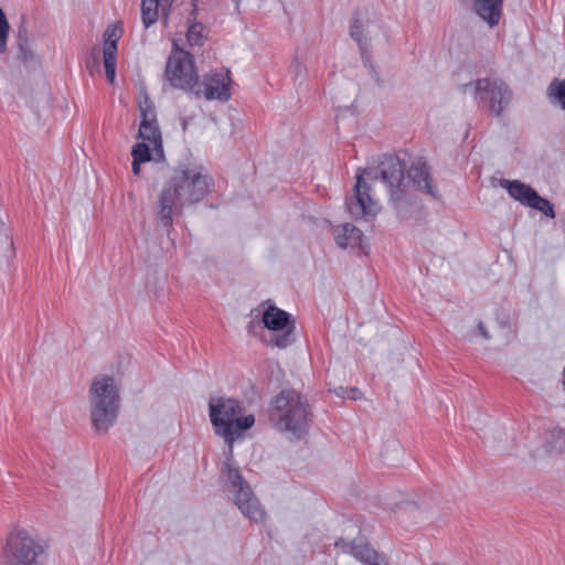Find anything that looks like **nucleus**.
Masks as SVG:
<instances>
[{"instance_id":"obj_16","label":"nucleus","mask_w":565,"mask_h":565,"mask_svg":"<svg viewBox=\"0 0 565 565\" xmlns=\"http://www.w3.org/2000/svg\"><path fill=\"white\" fill-rule=\"evenodd\" d=\"M335 243L341 248L359 247L363 253L365 252L364 235L360 228L351 223H344L338 226L334 236Z\"/></svg>"},{"instance_id":"obj_14","label":"nucleus","mask_w":565,"mask_h":565,"mask_svg":"<svg viewBox=\"0 0 565 565\" xmlns=\"http://www.w3.org/2000/svg\"><path fill=\"white\" fill-rule=\"evenodd\" d=\"M139 110L141 120L137 137L149 142L162 138L153 103L148 96L139 102Z\"/></svg>"},{"instance_id":"obj_33","label":"nucleus","mask_w":565,"mask_h":565,"mask_svg":"<svg viewBox=\"0 0 565 565\" xmlns=\"http://www.w3.org/2000/svg\"><path fill=\"white\" fill-rule=\"evenodd\" d=\"M142 162L141 161H135V159H132V172L135 175H138L140 173V164Z\"/></svg>"},{"instance_id":"obj_21","label":"nucleus","mask_w":565,"mask_h":565,"mask_svg":"<svg viewBox=\"0 0 565 565\" xmlns=\"http://www.w3.org/2000/svg\"><path fill=\"white\" fill-rule=\"evenodd\" d=\"M547 96L552 104L565 111V79L554 78L547 87Z\"/></svg>"},{"instance_id":"obj_29","label":"nucleus","mask_w":565,"mask_h":565,"mask_svg":"<svg viewBox=\"0 0 565 565\" xmlns=\"http://www.w3.org/2000/svg\"><path fill=\"white\" fill-rule=\"evenodd\" d=\"M17 44H18L19 52H20V58L23 62H26L33 57V53L29 46V40L25 41V44H23V45H21V42H17Z\"/></svg>"},{"instance_id":"obj_17","label":"nucleus","mask_w":565,"mask_h":565,"mask_svg":"<svg viewBox=\"0 0 565 565\" xmlns=\"http://www.w3.org/2000/svg\"><path fill=\"white\" fill-rule=\"evenodd\" d=\"M501 186L504 188L509 195L512 196L515 201H519L522 205L529 206L532 204L536 190L531 188L519 180H501Z\"/></svg>"},{"instance_id":"obj_22","label":"nucleus","mask_w":565,"mask_h":565,"mask_svg":"<svg viewBox=\"0 0 565 565\" xmlns=\"http://www.w3.org/2000/svg\"><path fill=\"white\" fill-rule=\"evenodd\" d=\"M529 207L542 212L547 217H555L554 205L552 202L545 198H542L537 192L535 193L532 204L529 205Z\"/></svg>"},{"instance_id":"obj_28","label":"nucleus","mask_w":565,"mask_h":565,"mask_svg":"<svg viewBox=\"0 0 565 565\" xmlns=\"http://www.w3.org/2000/svg\"><path fill=\"white\" fill-rule=\"evenodd\" d=\"M28 29H26V20L25 17H21L20 24L17 31V42H21V45L25 44L28 41Z\"/></svg>"},{"instance_id":"obj_8","label":"nucleus","mask_w":565,"mask_h":565,"mask_svg":"<svg viewBox=\"0 0 565 565\" xmlns=\"http://www.w3.org/2000/svg\"><path fill=\"white\" fill-rule=\"evenodd\" d=\"M473 86L475 99L482 109L495 117L501 116L513 98V90L500 77H482L467 84Z\"/></svg>"},{"instance_id":"obj_36","label":"nucleus","mask_w":565,"mask_h":565,"mask_svg":"<svg viewBox=\"0 0 565 565\" xmlns=\"http://www.w3.org/2000/svg\"><path fill=\"white\" fill-rule=\"evenodd\" d=\"M233 1H234V2H235V4H236V9L238 10V9H239V2H241V0H233Z\"/></svg>"},{"instance_id":"obj_27","label":"nucleus","mask_w":565,"mask_h":565,"mask_svg":"<svg viewBox=\"0 0 565 565\" xmlns=\"http://www.w3.org/2000/svg\"><path fill=\"white\" fill-rule=\"evenodd\" d=\"M116 62L117 60L104 58L106 78L109 83H114L116 77Z\"/></svg>"},{"instance_id":"obj_6","label":"nucleus","mask_w":565,"mask_h":565,"mask_svg":"<svg viewBox=\"0 0 565 565\" xmlns=\"http://www.w3.org/2000/svg\"><path fill=\"white\" fill-rule=\"evenodd\" d=\"M46 544L25 530H17L7 537L0 565H43Z\"/></svg>"},{"instance_id":"obj_23","label":"nucleus","mask_w":565,"mask_h":565,"mask_svg":"<svg viewBox=\"0 0 565 565\" xmlns=\"http://www.w3.org/2000/svg\"><path fill=\"white\" fill-rule=\"evenodd\" d=\"M135 161L149 162L152 159L150 147L146 142H137L131 150Z\"/></svg>"},{"instance_id":"obj_3","label":"nucleus","mask_w":565,"mask_h":565,"mask_svg":"<svg viewBox=\"0 0 565 565\" xmlns=\"http://www.w3.org/2000/svg\"><path fill=\"white\" fill-rule=\"evenodd\" d=\"M209 417L215 435L223 438L231 456L234 443L255 424V416L245 415L242 403L228 396L210 398Z\"/></svg>"},{"instance_id":"obj_1","label":"nucleus","mask_w":565,"mask_h":565,"mask_svg":"<svg viewBox=\"0 0 565 565\" xmlns=\"http://www.w3.org/2000/svg\"><path fill=\"white\" fill-rule=\"evenodd\" d=\"M406 164L397 156L384 154L376 169H359L356 182L353 189L354 194L347 200V207L355 218L375 216L380 205L371 195V185L365 181L364 175L371 179L381 178L387 188L390 202L399 216L415 203L414 194L405 180Z\"/></svg>"},{"instance_id":"obj_10","label":"nucleus","mask_w":565,"mask_h":565,"mask_svg":"<svg viewBox=\"0 0 565 565\" xmlns=\"http://www.w3.org/2000/svg\"><path fill=\"white\" fill-rule=\"evenodd\" d=\"M262 322L264 327L270 331H282L281 334L270 335L267 344L277 347L279 349H286L294 341V331L296 328L295 318L287 311L269 305L263 312Z\"/></svg>"},{"instance_id":"obj_12","label":"nucleus","mask_w":565,"mask_h":565,"mask_svg":"<svg viewBox=\"0 0 565 565\" xmlns=\"http://www.w3.org/2000/svg\"><path fill=\"white\" fill-rule=\"evenodd\" d=\"M334 547L342 553L351 555L362 565H390L385 554L376 551L369 541L338 539Z\"/></svg>"},{"instance_id":"obj_31","label":"nucleus","mask_w":565,"mask_h":565,"mask_svg":"<svg viewBox=\"0 0 565 565\" xmlns=\"http://www.w3.org/2000/svg\"><path fill=\"white\" fill-rule=\"evenodd\" d=\"M116 35H121V30L114 25V26H108L105 31V40H114L116 39Z\"/></svg>"},{"instance_id":"obj_26","label":"nucleus","mask_w":565,"mask_h":565,"mask_svg":"<svg viewBox=\"0 0 565 565\" xmlns=\"http://www.w3.org/2000/svg\"><path fill=\"white\" fill-rule=\"evenodd\" d=\"M333 393L339 397L350 398V399H358L359 396L361 395V392L358 388H355V387L348 388V387H343V386L334 387Z\"/></svg>"},{"instance_id":"obj_34","label":"nucleus","mask_w":565,"mask_h":565,"mask_svg":"<svg viewBox=\"0 0 565 565\" xmlns=\"http://www.w3.org/2000/svg\"><path fill=\"white\" fill-rule=\"evenodd\" d=\"M173 0H161L162 11H164V6L170 8L172 6Z\"/></svg>"},{"instance_id":"obj_25","label":"nucleus","mask_w":565,"mask_h":565,"mask_svg":"<svg viewBox=\"0 0 565 565\" xmlns=\"http://www.w3.org/2000/svg\"><path fill=\"white\" fill-rule=\"evenodd\" d=\"M118 41H119V35H116V39H114V40H105L104 47H103L104 58L116 60Z\"/></svg>"},{"instance_id":"obj_30","label":"nucleus","mask_w":565,"mask_h":565,"mask_svg":"<svg viewBox=\"0 0 565 565\" xmlns=\"http://www.w3.org/2000/svg\"><path fill=\"white\" fill-rule=\"evenodd\" d=\"M153 146V151L156 154V160L161 161L164 159V151H163V145H162V138H158L157 140L151 142Z\"/></svg>"},{"instance_id":"obj_15","label":"nucleus","mask_w":565,"mask_h":565,"mask_svg":"<svg viewBox=\"0 0 565 565\" xmlns=\"http://www.w3.org/2000/svg\"><path fill=\"white\" fill-rule=\"evenodd\" d=\"M475 13L489 26L499 24L503 12V0H472Z\"/></svg>"},{"instance_id":"obj_11","label":"nucleus","mask_w":565,"mask_h":565,"mask_svg":"<svg viewBox=\"0 0 565 565\" xmlns=\"http://www.w3.org/2000/svg\"><path fill=\"white\" fill-rule=\"evenodd\" d=\"M228 71L211 72L204 75L203 81L198 78V89L191 92L196 97L203 96L206 100L227 102L231 98Z\"/></svg>"},{"instance_id":"obj_32","label":"nucleus","mask_w":565,"mask_h":565,"mask_svg":"<svg viewBox=\"0 0 565 565\" xmlns=\"http://www.w3.org/2000/svg\"><path fill=\"white\" fill-rule=\"evenodd\" d=\"M478 331H479V334L486 339V340H489L490 339V334L487 330V328L484 327L483 322L482 321H479L478 322Z\"/></svg>"},{"instance_id":"obj_5","label":"nucleus","mask_w":565,"mask_h":565,"mask_svg":"<svg viewBox=\"0 0 565 565\" xmlns=\"http://www.w3.org/2000/svg\"><path fill=\"white\" fill-rule=\"evenodd\" d=\"M90 423L97 434H106L118 418L120 408L119 388L110 375L96 376L89 387Z\"/></svg>"},{"instance_id":"obj_13","label":"nucleus","mask_w":565,"mask_h":565,"mask_svg":"<svg viewBox=\"0 0 565 565\" xmlns=\"http://www.w3.org/2000/svg\"><path fill=\"white\" fill-rule=\"evenodd\" d=\"M408 179L413 182L414 186L434 199H440V194L434 184V179L430 174V168L426 161L417 159L413 161L408 169H406Z\"/></svg>"},{"instance_id":"obj_35","label":"nucleus","mask_w":565,"mask_h":565,"mask_svg":"<svg viewBox=\"0 0 565 565\" xmlns=\"http://www.w3.org/2000/svg\"><path fill=\"white\" fill-rule=\"evenodd\" d=\"M562 376H563L562 384H563V388L565 391V366L563 367Z\"/></svg>"},{"instance_id":"obj_24","label":"nucleus","mask_w":565,"mask_h":565,"mask_svg":"<svg viewBox=\"0 0 565 565\" xmlns=\"http://www.w3.org/2000/svg\"><path fill=\"white\" fill-rule=\"evenodd\" d=\"M10 31V24L7 20L6 13L0 7V53L7 52V40Z\"/></svg>"},{"instance_id":"obj_19","label":"nucleus","mask_w":565,"mask_h":565,"mask_svg":"<svg viewBox=\"0 0 565 565\" xmlns=\"http://www.w3.org/2000/svg\"><path fill=\"white\" fill-rule=\"evenodd\" d=\"M350 36L358 43L362 53L366 52L369 46V39L363 33V22L358 11L353 12L352 21L350 24Z\"/></svg>"},{"instance_id":"obj_18","label":"nucleus","mask_w":565,"mask_h":565,"mask_svg":"<svg viewBox=\"0 0 565 565\" xmlns=\"http://www.w3.org/2000/svg\"><path fill=\"white\" fill-rule=\"evenodd\" d=\"M192 10L188 17L189 28L186 31V40L190 45L201 46L204 43L203 30L204 26L201 22L196 21L198 4L196 0H191Z\"/></svg>"},{"instance_id":"obj_2","label":"nucleus","mask_w":565,"mask_h":565,"mask_svg":"<svg viewBox=\"0 0 565 565\" xmlns=\"http://www.w3.org/2000/svg\"><path fill=\"white\" fill-rule=\"evenodd\" d=\"M213 185V179L203 173L202 167L180 166L174 169L157 202L158 220L167 233L171 232L173 217L181 214L183 205L202 201Z\"/></svg>"},{"instance_id":"obj_7","label":"nucleus","mask_w":565,"mask_h":565,"mask_svg":"<svg viewBox=\"0 0 565 565\" xmlns=\"http://www.w3.org/2000/svg\"><path fill=\"white\" fill-rule=\"evenodd\" d=\"M233 455L226 452V460L223 463V471L226 473L230 483L228 491L233 494L234 503L241 512L255 522L265 520V511L262 509L258 499L254 495L250 486L243 478L239 469L234 467Z\"/></svg>"},{"instance_id":"obj_20","label":"nucleus","mask_w":565,"mask_h":565,"mask_svg":"<svg viewBox=\"0 0 565 565\" xmlns=\"http://www.w3.org/2000/svg\"><path fill=\"white\" fill-rule=\"evenodd\" d=\"M161 0H141V19L146 29L154 24L159 19V6Z\"/></svg>"},{"instance_id":"obj_9","label":"nucleus","mask_w":565,"mask_h":565,"mask_svg":"<svg viewBox=\"0 0 565 565\" xmlns=\"http://www.w3.org/2000/svg\"><path fill=\"white\" fill-rule=\"evenodd\" d=\"M164 76L174 88L186 93L198 89L199 74L194 56L180 47L177 42H173L172 52L167 60Z\"/></svg>"},{"instance_id":"obj_4","label":"nucleus","mask_w":565,"mask_h":565,"mask_svg":"<svg viewBox=\"0 0 565 565\" xmlns=\"http://www.w3.org/2000/svg\"><path fill=\"white\" fill-rule=\"evenodd\" d=\"M270 419L281 431H289L300 439L312 422V409L306 395L296 390H282L273 399Z\"/></svg>"}]
</instances>
